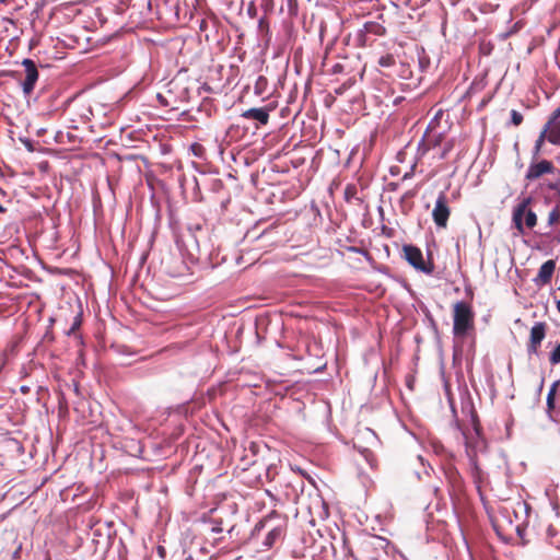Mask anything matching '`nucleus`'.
Returning <instances> with one entry per match:
<instances>
[{
    "label": "nucleus",
    "mask_w": 560,
    "mask_h": 560,
    "mask_svg": "<svg viewBox=\"0 0 560 560\" xmlns=\"http://www.w3.org/2000/svg\"><path fill=\"white\" fill-rule=\"evenodd\" d=\"M555 170L556 168L552 162L548 160H541L537 163L529 164L525 178L527 180H535L545 174H552Z\"/></svg>",
    "instance_id": "nucleus-7"
},
{
    "label": "nucleus",
    "mask_w": 560,
    "mask_h": 560,
    "mask_svg": "<svg viewBox=\"0 0 560 560\" xmlns=\"http://www.w3.org/2000/svg\"><path fill=\"white\" fill-rule=\"evenodd\" d=\"M52 339H54V337L48 330L44 334V336L42 338L43 341H51Z\"/></svg>",
    "instance_id": "nucleus-31"
},
{
    "label": "nucleus",
    "mask_w": 560,
    "mask_h": 560,
    "mask_svg": "<svg viewBox=\"0 0 560 560\" xmlns=\"http://www.w3.org/2000/svg\"><path fill=\"white\" fill-rule=\"evenodd\" d=\"M349 190H350V187L346 188V194L347 195H351V191H349Z\"/></svg>",
    "instance_id": "nucleus-44"
},
{
    "label": "nucleus",
    "mask_w": 560,
    "mask_h": 560,
    "mask_svg": "<svg viewBox=\"0 0 560 560\" xmlns=\"http://www.w3.org/2000/svg\"><path fill=\"white\" fill-rule=\"evenodd\" d=\"M38 166H39V168H40L43 172H46V171L48 170V162H47V161L39 162V163H38Z\"/></svg>",
    "instance_id": "nucleus-32"
},
{
    "label": "nucleus",
    "mask_w": 560,
    "mask_h": 560,
    "mask_svg": "<svg viewBox=\"0 0 560 560\" xmlns=\"http://www.w3.org/2000/svg\"><path fill=\"white\" fill-rule=\"evenodd\" d=\"M351 250L353 252H360V249L355 248V247H352Z\"/></svg>",
    "instance_id": "nucleus-47"
},
{
    "label": "nucleus",
    "mask_w": 560,
    "mask_h": 560,
    "mask_svg": "<svg viewBox=\"0 0 560 560\" xmlns=\"http://www.w3.org/2000/svg\"><path fill=\"white\" fill-rule=\"evenodd\" d=\"M211 532L215 533V534L222 533L223 532L222 522L221 521L219 522V521L214 520L213 521V526L211 528Z\"/></svg>",
    "instance_id": "nucleus-25"
},
{
    "label": "nucleus",
    "mask_w": 560,
    "mask_h": 560,
    "mask_svg": "<svg viewBox=\"0 0 560 560\" xmlns=\"http://www.w3.org/2000/svg\"><path fill=\"white\" fill-rule=\"evenodd\" d=\"M22 63L26 68V74H35V62L32 59H24Z\"/></svg>",
    "instance_id": "nucleus-23"
},
{
    "label": "nucleus",
    "mask_w": 560,
    "mask_h": 560,
    "mask_svg": "<svg viewBox=\"0 0 560 560\" xmlns=\"http://www.w3.org/2000/svg\"><path fill=\"white\" fill-rule=\"evenodd\" d=\"M418 61L421 71H425L430 66V59L424 55L423 50L421 54H419Z\"/></svg>",
    "instance_id": "nucleus-19"
},
{
    "label": "nucleus",
    "mask_w": 560,
    "mask_h": 560,
    "mask_svg": "<svg viewBox=\"0 0 560 560\" xmlns=\"http://www.w3.org/2000/svg\"><path fill=\"white\" fill-rule=\"evenodd\" d=\"M24 143H25L26 148L28 149V151H31V152L34 151L31 140H25Z\"/></svg>",
    "instance_id": "nucleus-36"
},
{
    "label": "nucleus",
    "mask_w": 560,
    "mask_h": 560,
    "mask_svg": "<svg viewBox=\"0 0 560 560\" xmlns=\"http://www.w3.org/2000/svg\"><path fill=\"white\" fill-rule=\"evenodd\" d=\"M453 312V334L457 338H465L474 329L472 308L467 302L458 301L454 304Z\"/></svg>",
    "instance_id": "nucleus-1"
},
{
    "label": "nucleus",
    "mask_w": 560,
    "mask_h": 560,
    "mask_svg": "<svg viewBox=\"0 0 560 560\" xmlns=\"http://www.w3.org/2000/svg\"><path fill=\"white\" fill-rule=\"evenodd\" d=\"M518 27H520V22H516V23L514 24L513 28H512L510 32H508L506 34H504V35H503V38H506V37H508V36H510L511 34H513V33L517 32Z\"/></svg>",
    "instance_id": "nucleus-28"
},
{
    "label": "nucleus",
    "mask_w": 560,
    "mask_h": 560,
    "mask_svg": "<svg viewBox=\"0 0 560 560\" xmlns=\"http://www.w3.org/2000/svg\"><path fill=\"white\" fill-rule=\"evenodd\" d=\"M377 63L383 68H389L395 65V58L392 54L381 56Z\"/></svg>",
    "instance_id": "nucleus-15"
},
{
    "label": "nucleus",
    "mask_w": 560,
    "mask_h": 560,
    "mask_svg": "<svg viewBox=\"0 0 560 560\" xmlns=\"http://www.w3.org/2000/svg\"><path fill=\"white\" fill-rule=\"evenodd\" d=\"M81 324H82V314L78 313L73 317L72 324H71L69 330L67 331V335L68 336L73 335L74 338L78 339L79 343H82V336L81 335H77L75 331L80 328Z\"/></svg>",
    "instance_id": "nucleus-12"
},
{
    "label": "nucleus",
    "mask_w": 560,
    "mask_h": 560,
    "mask_svg": "<svg viewBox=\"0 0 560 560\" xmlns=\"http://www.w3.org/2000/svg\"><path fill=\"white\" fill-rule=\"evenodd\" d=\"M555 269H556V264L553 260L550 259V260L545 261L540 266L538 273L534 279V282L538 285H545V284L549 283L552 278V275L555 272Z\"/></svg>",
    "instance_id": "nucleus-8"
},
{
    "label": "nucleus",
    "mask_w": 560,
    "mask_h": 560,
    "mask_svg": "<svg viewBox=\"0 0 560 560\" xmlns=\"http://www.w3.org/2000/svg\"><path fill=\"white\" fill-rule=\"evenodd\" d=\"M47 132H48V128H39V129H37L36 135H37V137H39Z\"/></svg>",
    "instance_id": "nucleus-35"
},
{
    "label": "nucleus",
    "mask_w": 560,
    "mask_h": 560,
    "mask_svg": "<svg viewBox=\"0 0 560 560\" xmlns=\"http://www.w3.org/2000/svg\"><path fill=\"white\" fill-rule=\"evenodd\" d=\"M559 290H560V285H559Z\"/></svg>",
    "instance_id": "nucleus-50"
},
{
    "label": "nucleus",
    "mask_w": 560,
    "mask_h": 560,
    "mask_svg": "<svg viewBox=\"0 0 560 560\" xmlns=\"http://www.w3.org/2000/svg\"><path fill=\"white\" fill-rule=\"evenodd\" d=\"M408 177H409V174H408V173L404 175V178H405V179H406V178H408Z\"/></svg>",
    "instance_id": "nucleus-48"
},
{
    "label": "nucleus",
    "mask_w": 560,
    "mask_h": 560,
    "mask_svg": "<svg viewBox=\"0 0 560 560\" xmlns=\"http://www.w3.org/2000/svg\"><path fill=\"white\" fill-rule=\"evenodd\" d=\"M510 115L512 125L520 126L523 122V115L520 112L512 109Z\"/></svg>",
    "instance_id": "nucleus-20"
},
{
    "label": "nucleus",
    "mask_w": 560,
    "mask_h": 560,
    "mask_svg": "<svg viewBox=\"0 0 560 560\" xmlns=\"http://www.w3.org/2000/svg\"><path fill=\"white\" fill-rule=\"evenodd\" d=\"M547 332V324L544 322H536L529 334V341L527 345V353L528 355L535 354L537 355L539 352V348L541 346L542 340L546 337Z\"/></svg>",
    "instance_id": "nucleus-5"
},
{
    "label": "nucleus",
    "mask_w": 560,
    "mask_h": 560,
    "mask_svg": "<svg viewBox=\"0 0 560 560\" xmlns=\"http://www.w3.org/2000/svg\"><path fill=\"white\" fill-rule=\"evenodd\" d=\"M560 218V211L559 209L556 207L553 208L550 212H549V215H548V225L551 226L553 225Z\"/></svg>",
    "instance_id": "nucleus-21"
},
{
    "label": "nucleus",
    "mask_w": 560,
    "mask_h": 560,
    "mask_svg": "<svg viewBox=\"0 0 560 560\" xmlns=\"http://www.w3.org/2000/svg\"><path fill=\"white\" fill-rule=\"evenodd\" d=\"M549 362L552 365H557V364L560 363V342L550 352V354H549Z\"/></svg>",
    "instance_id": "nucleus-17"
},
{
    "label": "nucleus",
    "mask_w": 560,
    "mask_h": 560,
    "mask_svg": "<svg viewBox=\"0 0 560 560\" xmlns=\"http://www.w3.org/2000/svg\"><path fill=\"white\" fill-rule=\"evenodd\" d=\"M35 85V74H26L24 82L22 83L23 93L26 97H28Z\"/></svg>",
    "instance_id": "nucleus-14"
},
{
    "label": "nucleus",
    "mask_w": 560,
    "mask_h": 560,
    "mask_svg": "<svg viewBox=\"0 0 560 560\" xmlns=\"http://www.w3.org/2000/svg\"><path fill=\"white\" fill-rule=\"evenodd\" d=\"M404 255L406 260L418 271L425 275H431L434 271V265L429 261L425 262L423 259L422 252L413 245L404 246Z\"/></svg>",
    "instance_id": "nucleus-3"
},
{
    "label": "nucleus",
    "mask_w": 560,
    "mask_h": 560,
    "mask_svg": "<svg viewBox=\"0 0 560 560\" xmlns=\"http://www.w3.org/2000/svg\"><path fill=\"white\" fill-rule=\"evenodd\" d=\"M60 44H61V42L59 39H57V43L55 44V48H57L58 45H60Z\"/></svg>",
    "instance_id": "nucleus-42"
},
{
    "label": "nucleus",
    "mask_w": 560,
    "mask_h": 560,
    "mask_svg": "<svg viewBox=\"0 0 560 560\" xmlns=\"http://www.w3.org/2000/svg\"><path fill=\"white\" fill-rule=\"evenodd\" d=\"M51 138H52L54 140H56L55 130H52V132H51Z\"/></svg>",
    "instance_id": "nucleus-43"
},
{
    "label": "nucleus",
    "mask_w": 560,
    "mask_h": 560,
    "mask_svg": "<svg viewBox=\"0 0 560 560\" xmlns=\"http://www.w3.org/2000/svg\"><path fill=\"white\" fill-rule=\"evenodd\" d=\"M34 43H35V40H34V38H32V39L30 40V46L32 47V46L34 45Z\"/></svg>",
    "instance_id": "nucleus-40"
},
{
    "label": "nucleus",
    "mask_w": 560,
    "mask_h": 560,
    "mask_svg": "<svg viewBox=\"0 0 560 560\" xmlns=\"http://www.w3.org/2000/svg\"><path fill=\"white\" fill-rule=\"evenodd\" d=\"M559 118H560V106L557 107L551 113V115L549 116V118H548V120H547V122L545 125H549V126L551 125L552 126L555 122L560 121Z\"/></svg>",
    "instance_id": "nucleus-22"
},
{
    "label": "nucleus",
    "mask_w": 560,
    "mask_h": 560,
    "mask_svg": "<svg viewBox=\"0 0 560 560\" xmlns=\"http://www.w3.org/2000/svg\"><path fill=\"white\" fill-rule=\"evenodd\" d=\"M392 4L395 7V8H399L400 5H406L408 7L409 3H410V0H390Z\"/></svg>",
    "instance_id": "nucleus-26"
},
{
    "label": "nucleus",
    "mask_w": 560,
    "mask_h": 560,
    "mask_svg": "<svg viewBox=\"0 0 560 560\" xmlns=\"http://www.w3.org/2000/svg\"><path fill=\"white\" fill-rule=\"evenodd\" d=\"M287 1H288V4H289V5H292L293 3H295V2H296V0H287Z\"/></svg>",
    "instance_id": "nucleus-39"
},
{
    "label": "nucleus",
    "mask_w": 560,
    "mask_h": 560,
    "mask_svg": "<svg viewBox=\"0 0 560 560\" xmlns=\"http://www.w3.org/2000/svg\"><path fill=\"white\" fill-rule=\"evenodd\" d=\"M282 535L283 528L281 526L271 528L264 540V546L271 548L282 537Z\"/></svg>",
    "instance_id": "nucleus-10"
},
{
    "label": "nucleus",
    "mask_w": 560,
    "mask_h": 560,
    "mask_svg": "<svg viewBox=\"0 0 560 560\" xmlns=\"http://www.w3.org/2000/svg\"><path fill=\"white\" fill-rule=\"evenodd\" d=\"M557 310L560 313V299L556 300Z\"/></svg>",
    "instance_id": "nucleus-37"
},
{
    "label": "nucleus",
    "mask_w": 560,
    "mask_h": 560,
    "mask_svg": "<svg viewBox=\"0 0 560 560\" xmlns=\"http://www.w3.org/2000/svg\"><path fill=\"white\" fill-rule=\"evenodd\" d=\"M47 42H54L52 37H47L45 35H40V36L37 35V40H36L37 47L38 46L43 47L45 45V43H47Z\"/></svg>",
    "instance_id": "nucleus-24"
},
{
    "label": "nucleus",
    "mask_w": 560,
    "mask_h": 560,
    "mask_svg": "<svg viewBox=\"0 0 560 560\" xmlns=\"http://www.w3.org/2000/svg\"><path fill=\"white\" fill-rule=\"evenodd\" d=\"M450 214L451 210L448 207L447 196L444 191H441L432 210L433 222L439 228H446Z\"/></svg>",
    "instance_id": "nucleus-4"
},
{
    "label": "nucleus",
    "mask_w": 560,
    "mask_h": 560,
    "mask_svg": "<svg viewBox=\"0 0 560 560\" xmlns=\"http://www.w3.org/2000/svg\"><path fill=\"white\" fill-rule=\"evenodd\" d=\"M48 322H49L50 324H52V323H54V318H52V317H48Z\"/></svg>",
    "instance_id": "nucleus-46"
},
{
    "label": "nucleus",
    "mask_w": 560,
    "mask_h": 560,
    "mask_svg": "<svg viewBox=\"0 0 560 560\" xmlns=\"http://www.w3.org/2000/svg\"><path fill=\"white\" fill-rule=\"evenodd\" d=\"M467 454H468L469 459H470L471 468L474 469V471H476V472H477V471L479 470V468H478V466H477V462H476L475 457H474V456H471V455L469 454V452H467Z\"/></svg>",
    "instance_id": "nucleus-27"
},
{
    "label": "nucleus",
    "mask_w": 560,
    "mask_h": 560,
    "mask_svg": "<svg viewBox=\"0 0 560 560\" xmlns=\"http://www.w3.org/2000/svg\"><path fill=\"white\" fill-rule=\"evenodd\" d=\"M271 109L268 107H253L242 113V117L245 119H254L259 122V125H267L269 121V112Z\"/></svg>",
    "instance_id": "nucleus-9"
},
{
    "label": "nucleus",
    "mask_w": 560,
    "mask_h": 560,
    "mask_svg": "<svg viewBox=\"0 0 560 560\" xmlns=\"http://www.w3.org/2000/svg\"><path fill=\"white\" fill-rule=\"evenodd\" d=\"M38 52H39V54H42V52H43V54L47 55L49 58H59V57L57 56L58 51H56L55 54H50V51H49V50H47V49H43V50H39Z\"/></svg>",
    "instance_id": "nucleus-30"
},
{
    "label": "nucleus",
    "mask_w": 560,
    "mask_h": 560,
    "mask_svg": "<svg viewBox=\"0 0 560 560\" xmlns=\"http://www.w3.org/2000/svg\"><path fill=\"white\" fill-rule=\"evenodd\" d=\"M546 127H549V142L553 145H560V120L552 126L546 125Z\"/></svg>",
    "instance_id": "nucleus-13"
},
{
    "label": "nucleus",
    "mask_w": 560,
    "mask_h": 560,
    "mask_svg": "<svg viewBox=\"0 0 560 560\" xmlns=\"http://www.w3.org/2000/svg\"><path fill=\"white\" fill-rule=\"evenodd\" d=\"M21 390H22L23 393H26V392H28V390H30V388H28V387H25V386H22V387H21Z\"/></svg>",
    "instance_id": "nucleus-38"
},
{
    "label": "nucleus",
    "mask_w": 560,
    "mask_h": 560,
    "mask_svg": "<svg viewBox=\"0 0 560 560\" xmlns=\"http://www.w3.org/2000/svg\"><path fill=\"white\" fill-rule=\"evenodd\" d=\"M260 8L265 12V14H270L275 10V2L273 0H260Z\"/></svg>",
    "instance_id": "nucleus-18"
},
{
    "label": "nucleus",
    "mask_w": 560,
    "mask_h": 560,
    "mask_svg": "<svg viewBox=\"0 0 560 560\" xmlns=\"http://www.w3.org/2000/svg\"><path fill=\"white\" fill-rule=\"evenodd\" d=\"M557 386H558V382H555L549 392H548V395H547V407L549 409H553L555 408V396H556V389H557Z\"/></svg>",
    "instance_id": "nucleus-16"
},
{
    "label": "nucleus",
    "mask_w": 560,
    "mask_h": 560,
    "mask_svg": "<svg viewBox=\"0 0 560 560\" xmlns=\"http://www.w3.org/2000/svg\"><path fill=\"white\" fill-rule=\"evenodd\" d=\"M548 129H549V127H546V125H545L542 130L540 131L538 138L536 139L534 150H533L534 158L539 155L545 141L549 142L550 132Z\"/></svg>",
    "instance_id": "nucleus-11"
},
{
    "label": "nucleus",
    "mask_w": 560,
    "mask_h": 560,
    "mask_svg": "<svg viewBox=\"0 0 560 560\" xmlns=\"http://www.w3.org/2000/svg\"><path fill=\"white\" fill-rule=\"evenodd\" d=\"M349 190H350V187L346 188V194L347 195H351V191H349Z\"/></svg>",
    "instance_id": "nucleus-45"
},
{
    "label": "nucleus",
    "mask_w": 560,
    "mask_h": 560,
    "mask_svg": "<svg viewBox=\"0 0 560 560\" xmlns=\"http://www.w3.org/2000/svg\"><path fill=\"white\" fill-rule=\"evenodd\" d=\"M5 209L0 205V213H3Z\"/></svg>",
    "instance_id": "nucleus-41"
},
{
    "label": "nucleus",
    "mask_w": 560,
    "mask_h": 560,
    "mask_svg": "<svg viewBox=\"0 0 560 560\" xmlns=\"http://www.w3.org/2000/svg\"><path fill=\"white\" fill-rule=\"evenodd\" d=\"M518 27H520V22H516V23L514 24L513 28H512L510 32H508L506 34H504V35H503V38H506V37H508V36H510L511 34H513V33L517 32Z\"/></svg>",
    "instance_id": "nucleus-29"
},
{
    "label": "nucleus",
    "mask_w": 560,
    "mask_h": 560,
    "mask_svg": "<svg viewBox=\"0 0 560 560\" xmlns=\"http://www.w3.org/2000/svg\"><path fill=\"white\" fill-rule=\"evenodd\" d=\"M45 560H50V558H49V557H47Z\"/></svg>",
    "instance_id": "nucleus-49"
},
{
    "label": "nucleus",
    "mask_w": 560,
    "mask_h": 560,
    "mask_svg": "<svg viewBox=\"0 0 560 560\" xmlns=\"http://www.w3.org/2000/svg\"><path fill=\"white\" fill-rule=\"evenodd\" d=\"M386 28L378 22L369 21L363 24L359 31L360 40L365 45L368 42L373 40L375 37L383 36Z\"/></svg>",
    "instance_id": "nucleus-6"
},
{
    "label": "nucleus",
    "mask_w": 560,
    "mask_h": 560,
    "mask_svg": "<svg viewBox=\"0 0 560 560\" xmlns=\"http://www.w3.org/2000/svg\"><path fill=\"white\" fill-rule=\"evenodd\" d=\"M532 200V197H524L513 209L512 222L520 234L525 233V228L533 229L537 224L536 213L528 209Z\"/></svg>",
    "instance_id": "nucleus-2"
},
{
    "label": "nucleus",
    "mask_w": 560,
    "mask_h": 560,
    "mask_svg": "<svg viewBox=\"0 0 560 560\" xmlns=\"http://www.w3.org/2000/svg\"><path fill=\"white\" fill-rule=\"evenodd\" d=\"M400 77L408 79L410 77V71L408 69H404V71L400 73Z\"/></svg>",
    "instance_id": "nucleus-34"
},
{
    "label": "nucleus",
    "mask_w": 560,
    "mask_h": 560,
    "mask_svg": "<svg viewBox=\"0 0 560 560\" xmlns=\"http://www.w3.org/2000/svg\"><path fill=\"white\" fill-rule=\"evenodd\" d=\"M415 191L413 190H408L402 196V199H409V198H412L415 196Z\"/></svg>",
    "instance_id": "nucleus-33"
}]
</instances>
